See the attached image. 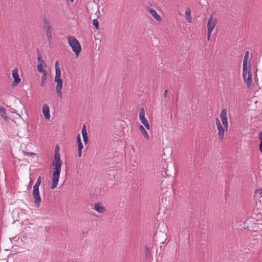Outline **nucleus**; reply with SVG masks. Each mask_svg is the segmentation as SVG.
I'll use <instances>...</instances> for the list:
<instances>
[{"instance_id":"f257e3e1","label":"nucleus","mask_w":262,"mask_h":262,"mask_svg":"<svg viewBox=\"0 0 262 262\" xmlns=\"http://www.w3.org/2000/svg\"><path fill=\"white\" fill-rule=\"evenodd\" d=\"M62 162L60 159V154L58 150L55 149L54 155V160L52 164L54 166L53 168L52 183L51 188L55 189L58 185L61 168Z\"/></svg>"},{"instance_id":"f03ea898","label":"nucleus","mask_w":262,"mask_h":262,"mask_svg":"<svg viewBox=\"0 0 262 262\" xmlns=\"http://www.w3.org/2000/svg\"><path fill=\"white\" fill-rule=\"evenodd\" d=\"M54 82L56 83V85L55 87L56 93L59 98H62L63 80L61 78V71L59 67H58L55 69Z\"/></svg>"},{"instance_id":"7ed1b4c3","label":"nucleus","mask_w":262,"mask_h":262,"mask_svg":"<svg viewBox=\"0 0 262 262\" xmlns=\"http://www.w3.org/2000/svg\"><path fill=\"white\" fill-rule=\"evenodd\" d=\"M41 176H39L37 178L35 184L33 186V189L32 191V196L34 199V204L36 207H39L40 206V202L41 201L39 191V187L41 184Z\"/></svg>"},{"instance_id":"20e7f679","label":"nucleus","mask_w":262,"mask_h":262,"mask_svg":"<svg viewBox=\"0 0 262 262\" xmlns=\"http://www.w3.org/2000/svg\"><path fill=\"white\" fill-rule=\"evenodd\" d=\"M68 41L73 51L78 56L81 51V48L78 40L74 36L71 35L68 37Z\"/></svg>"},{"instance_id":"39448f33","label":"nucleus","mask_w":262,"mask_h":262,"mask_svg":"<svg viewBox=\"0 0 262 262\" xmlns=\"http://www.w3.org/2000/svg\"><path fill=\"white\" fill-rule=\"evenodd\" d=\"M243 76L244 81L248 88L252 85L251 67L243 68Z\"/></svg>"},{"instance_id":"423d86ee","label":"nucleus","mask_w":262,"mask_h":262,"mask_svg":"<svg viewBox=\"0 0 262 262\" xmlns=\"http://www.w3.org/2000/svg\"><path fill=\"white\" fill-rule=\"evenodd\" d=\"M215 123L217 126L219 140L220 141H223L224 138L225 128L222 125L220 120L218 118H216Z\"/></svg>"},{"instance_id":"0eeeda50","label":"nucleus","mask_w":262,"mask_h":262,"mask_svg":"<svg viewBox=\"0 0 262 262\" xmlns=\"http://www.w3.org/2000/svg\"><path fill=\"white\" fill-rule=\"evenodd\" d=\"M44 29L46 30V34L49 40L52 39V30L49 22L47 20V18H44Z\"/></svg>"},{"instance_id":"6e6552de","label":"nucleus","mask_w":262,"mask_h":262,"mask_svg":"<svg viewBox=\"0 0 262 262\" xmlns=\"http://www.w3.org/2000/svg\"><path fill=\"white\" fill-rule=\"evenodd\" d=\"M217 23L216 18L213 15H211L209 18L207 24V31H212L214 29Z\"/></svg>"},{"instance_id":"1a4fd4ad","label":"nucleus","mask_w":262,"mask_h":262,"mask_svg":"<svg viewBox=\"0 0 262 262\" xmlns=\"http://www.w3.org/2000/svg\"><path fill=\"white\" fill-rule=\"evenodd\" d=\"M220 118L222 122V125L225 129H227L228 127V119L227 117V110L225 108L223 109L220 114Z\"/></svg>"},{"instance_id":"9d476101","label":"nucleus","mask_w":262,"mask_h":262,"mask_svg":"<svg viewBox=\"0 0 262 262\" xmlns=\"http://www.w3.org/2000/svg\"><path fill=\"white\" fill-rule=\"evenodd\" d=\"M220 118L222 122V125L225 129H227L228 127V119L227 117V110L225 108L223 109L220 114Z\"/></svg>"},{"instance_id":"9b49d317","label":"nucleus","mask_w":262,"mask_h":262,"mask_svg":"<svg viewBox=\"0 0 262 262\" xmlns=\"http://www.w3.org/2000/svg\"><path fill=\"white\" fill-rule=\"evenodd\" d=\"M12 77L14 79V84L17 85L20 83L21 79L20 78L18 75V70L17 68H15L12 72Z\"/></svg>"},{"instance_id":"f8f14e48","label":"nucleus","mask_w":262,"mask_h":262,"mask_svg":"<svg viewBox=\"0 0 262 262\" xmlns=\"http://www.w3.org/2000/svg\"><path fill=\"white\" fill-rule=\"evenodd\" d=\"M42 112L45 118L49 120L50 118V110L49 106L47 104H44L42 105Z\"/></svg>"},{"instance_id":"ddd939ff","label":"nucleus","mask_w":262,"mask_h":262,"mask_svg":"<svg viewBox=\"0 0 262 262\" xmlns=\"http://www.w3.org/2000/svg\"><path fill=\"white\" fill-rule=\"evenodd\" d=\"M147 11L156 20L159 22H160L162 20L161 16L157 13L156 10L150 8H148Z\"/></svg>"},{"instance_id":"4468645a","label":"nucleus","mask_w":262,"mask_h":262,"mask_svg":"<svg viewBox=\"0 0 262 262\" xmlns=\"http://www.w3.org/2000/svg\"><path fill=\"white\" fill-rule=\"evenodd\" d=\"M94 209L100 213H103L106 211L105 208L99 203L94 204Z\"/></svg>"},{"instance_id":"2eb2a0df","label":"nucleus","mask_w":262,"mask_h":262,"mask_svg":"<svg viewBox=\"0 0 262 262\" xmlns=\"http://www.w3.org/2000/svg\"><path fill=\"white\" fill-rule=\"evenodd\" d=\"M249 57V51H246L245 53L244 59L243 61V68H248L251 66L250 62H248V59Z\"/></svg>"},{"instance_id":"dca6fc26","label":"nucleus","mask_w":262,"mask_h":262,"mask_svg":"<svg viewBox=\"0 0 262 262\" xmlns=\"http://www.w3.org/2000/svg\"><path fill=\"white\" fill-rule=\"evenodd\" d=\"M46 63H38V64L37 65V70L39 73H42V74L45 73H47V71L45 69V68H46Z\"/></svg>"},{"instance_id":"f3484780","label":"nucleus","mask_w":262,"mask_h":262,"mask_svg":"<svg viewBox=\"0 0 262 262\" xmlns=\"http://www.w3.org/2000/svg\"><path fill=\"white\" fill-rule=\"evenodd\" d=\"M139 128L140 132H141L142 135L144 136V137L146 140H149V136L147 132L146 131L145 129L144 128V127L142 125H139Z\"/></svg>"},{"instance_id":"a211bd4d","label":"nucleus","mask_w":262,"mask_h":262,"mask_svg":"<svg viewBox=\"0 0 262 262\" xmlns=\"http://www.w3.org/2000/svg\"><path fill=\"white\" fill-rule=\"evenodd\" d=\"M82 135L83 138V141L85 144H86L88 141V134L86 132V126L85 125H83L81 131Z\"/></svg>"},{"instance_id":"6ab92c4d","label":"nucleus","mask_w":262,"mask_h":262,"mask_svg":"<svg viewBox=\"0 0 262 262\" xmlns=\"http://www.w3.org/2000/svg\"><path fill=\"white\" fill-rule=\"evenodd\" d=\"M185 18L189 22L191 23L192 18L191 16V10L189 8H187L185 13Z\"/></svg>"},{"instance_id":"aec40b11","label":"nucleus","mask_w":262,"mask_h":262,"mask_svg":"<svg viewBox=\"0 0 262 262\" xmlns=\"http://www.w3.org/2000/svg\"><path fill=\"white\" fill-rule=\"evenodd\" d=\"M139 119H140V121L141 122V123L145 126V127L147 129L149 130L150 129L149 124L148 121L146 119V118L145 117H144V118H140Z\"/></svg>"},{"instance_id":"412c9836","label":"nucleus","mask_w":262,"mask_h":262,"mask_svg":"<svg viewBox=\"0 0 262 262\" xmlns=\"http://www.w3.org/2000/svg\"><path fill=\"white\" fill-rule=\"evenodd\" d=\"M47 79V73H45L42 74V76L41 77V80L40 82V86L43 87L45 86L46 81Z\"/></svg>"},{"instance_id":"4be33fe9","label":"nucleus","mask_w":262,"mask_h":262,"mask_svg":"<svg viewBox=\"0 0 262 262\" xmlns=\"http://www.w3.org/2000/svg\"><path fill=\"white\" fill-rule=\"evenodd\" d=\"M258 138L260 141L259 145V151L262 153V133L260 132L258 134Z\"/></svg>"},{"instance_id":"5701e85b","label":"nucleus","mask_w":262,"mask_h":262,"mask_svg":"<svg viewBox=\"0 0 262 262\" xmlns=\"http://www.w3.org/2000/svg\"><path fill=\"white\" fill-rule=\"evenodd\" d=\"M139 119L145 117V111L143 108H141L139 111Z\"/></svg>"},{"instance_id":"b1692460","label":"nucleus","mask_w":262,"mask_h":262,"mask_svg":"<svg viewBox=\"0 0 262 262\" xmlns=\"http://www.w3.org/2000/svg\"><path fill=\"white\" fill-rule=\"evenodd\" d=\"M145 255L146 257H148L150 255V250L148 247L145 248Z\"/></svg>"},{"instance_id":"393cba45","label":"nucleus","mask_w":262,"mask_h":262,"mask_svg":"<svg viewBox=\"0 0 262 262\" xmlns=\"http://www.w3.org/2000/svg\"><path fill=\"white\" fill-rule=\"evenodd\" d=\"M37 60L38 61V63H41V64L46 63L42 59V56L40 54L38 55Z\"/></svg>"},{"instance_id":"a878e982","label":"nucleus","mask_w":262,"mask_h":262,"mask_svg":"<svg viewBox=\"0 0 262 262\" xmlns=\"http://www.w3.org/2000/svg\"><path fill=\"white\" fill-rule=\"evenodd\" d=\"M23 154H24V156H34V155H36L34 152H26V151H23Z\"/></svg>"},{"instance_id":"bb28decb","label":"nucleus","mask_w":262,"mask_h":262,"mask_svg":"<svg viewBox=\"0 0 262 262\" xmlns=\"http://www.w3.org/2000/svg\"><path fill=\"white\" fill-rule=\"evenodd\" d=\"M93 24L97 29H99V22L97 19H94L93 20Z\"/></svg>"},{"instance_id":"cd10ccee","label":"nucleus","mask_w":262,"mask_h":262,"mask_svg":"<svg viewBox=\"0 0 262 262\" xmlns=\"http://www.w3.org/2000/svg\"><path fill=\"white\" fill-rule=\"evenodd\" d=\"M78 150H82L83 146L81 142L78 144Z\"/></svg>"},{"instance_id":"c85d7f7f","label":"nucleus","mask_w":262,"mask_h":262,"mask_svg":"<svg viewBox=\"0 0 262 262\" xmlns=\"http://www.w3.org/2000/svg\"><path fill=\"white\" fill-rule=\"evenodd\" d=\"M212 31H207V40H209L211 36Z\"/></svg>"},{"instance_id":"c756f323","label":"nucleus","mask_w":262,"mask_h":262,"mask_svg":"<svg viewBox=\"0 0 262 262\" xmlns=\"http://www.w3.org/2000/svg\"><path fill=\"white\" fill-rule=\"evenodd\" d=\"M6 113V111H5V109L3 107H0V114H2V115L3 116V114H5Z\"/></svg>"},{"instance_id":"7c9ffc66","label":"nucleus","mask_w":262,"mask_h":262,"mask_svg":"<svg viewBox=\"0 0 262 262\" xmlns=\"http://www.w3.org/2000/svg\"><path fill=\"white\" fill-rule=\"evenodd\" d=\"M256 193L260 195V196H261L262 195V189H258L256 191Z\"/></svg>"},{"instance_id":"2f4dec72","label":"nucleus","mask_w":262,"mask_h":262,"mask_svg":"<svg viewBox=\"0 0 262 262\" xmlns=\"http://www.w3.org/2000/svg\"><path fill=\"white\" fill-rule=\"evenodd\" d=\"M77 143L78 144L80 142H81V139H80V134H78L77 136Z\"/></svg>"},{"instance_id":"473e14b6","label":"nucleus","mask_w":262,"mask_h":262,"mask_svg":"<svg viewBox=\"0 0 262 262\" xmlns=\"http://www.w3.org/2000/svg\"><path fill=\"white\" fill-rule=\"evenodd\" d=\"M78 157L79 158H80L81 157V155H82V150H78Z\"/></svg>"},{"instance_id":"72a5a7b5","label":"nucleus","mask_w":262,"mask_h":262,"mask_svg":"<svg viewBox=\"0 0 262 262\" xmlns=\"http://www.w3.org/2000/svg\"><path fill=\"white\" fill-rule=\"evenodd\" d=\"M58 67H59V64H58V61H56V62L55 63V69L57 68Z\"/></svg>"},{"instance_id":"f704fd0d","label":"nucleus","mask_w":262,"mask_h":262,"mask_svg":"<svg viewBox=\"0 0 262 262\" xmlns=\"http://www.w3.org/2000/svg\"><path fill=\"white\" fill-rule=\"evenodd\" d=\"M167 94V90L164 91V96L166 97Z\"/></svg>"},{"instance_id":"c9c22d12","label":"nucleus","mask_w":262,"mask_h":262,"mask_svg":"<svg viewBox=\"0 0 262 262\" xmlns=\"http://www.w3.org/2000/svg\"><path fill=\"white\" fill-rule=\"evenodd\" d=\"M70 1H71L72 2H73L74 0H70Z\"/></svg>"}]
</instances>
